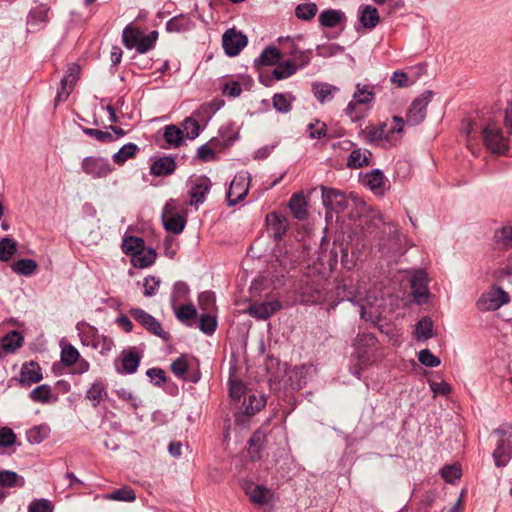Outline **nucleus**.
I'll use <instances>...</instances> for the list:
<instances>
[{
	"label": "nucleus",
	"mask_w": 512,
	"mask_h": 512,
	"mask_svg": "<svg viewBox=\"0 0 512 512\" xmlns=\"http://www.w3.org/2000/svg\"><path fill=\"white\" fill-rule=\"evenodd\" d=\"M280 53H281V57L285 56V55L292 57L293 58L292 62H294L295 64L299 63L301 67L305 66L310 61V58H309L307 52L300 51L295 46L293 41L290 40L289 38H287L286 40L283 41Z\"/></svg>",
	"instance_id": "nucleus-24"
},
{
	"label": "nucleus",
	"mask_w": 512,
	"mask_h": 512,
	"mask_svg": "<svg viewBox=\"0 0 512 512\" xmlns=\"http://www.w3.org/2000/svg\"><path fill=\"white\" fill-rule=\"evenodd\" d=\"M195 27V23L187 14H180L172 17L166 23V30L170 33H183Z\"/></svg>",
	"instance_id": "nucleus-25"
},
{
	"label": "nucleus",
	"mask_w": 512,
	"mask_h": 512,
	"mask_svg": "<svg viewBox=\"0 0 512 512\" xmlns=\"http://www.w3.org/2000/svg\"><path fill=\"white\" fill-rule=\"evenodd\" d=\"M266 224L270 235L276 241H280L287 231V219L277 212H272L266 216Z\"/></svg>",
	"instance_id": "nucleus-20"
},
{
	"label": "nucleus",
	"mask_w": 512,
	"mask_h": 512,
	"mask_svg": "<svg viewBox=\"0 0 512 512\" xmlns=\"http://www.w3.org/2000/svg\"><path fill=\"white\" fill-rule=\"evenodd\" d=\"M25 480L16 472L4 470L0 472V486L2 487H23Z\"/></svg>",
	"instance_id": "nucleus-48"
},
{
	"label": "nucleus",
	"mask_w": 512,
	"mask_h": 512,
	"mask_svg": "<svg viewBox=\"0 0 512 512\" xmlns=\"http://www.w3.org/2000/svg\"><path fill=\"white\" fill-rule=\"evenodd\" d=\"M510 301L509 294L501 287L493 285L487 291L482 293L476 305L482 312L496 311Z\"/></svg>",
	"instance_id": "nucleus-3"
},
{
	"label": "nucleus",
	"mask_w": 512,
	"mask_h": 512,
	"mask_svg": "<svg viewBox=\"0 0 512 512\" xmlns=\"http://www.w3.org/2000/svg\"><path fill=\"white\" fill-rule=\"evenodd\" d=\"M339 91V88L337 86L323 83V82H316L312 85V92L315 96V98L321 103L325 104L334 98L335 94Z\"/></svg>",
	"instance_id": "nucleus-31"
},
{
	"label": "nucleus",
	"mask_w": 512,
	"mask_h": 512,
	"mask_svg": "<svg viewBox=\"0 0 512 512\" xmlns=\"http://www.w3.org/2000/svg\"><path fill=\"white\" fill-rule=\"evenodd\" d=\"M392 120L393 125L382 123V127H384L383 148H389L396 145L400 139V134L403 131L404 119L399 116H394Z\"/></svg>",
	"instance_id": "nucleus-18"
},
{
	"label": "nucleus",
	"mask_w": 512,
	"mask_h": 512,
	"mask_svg": "<svg viewBox=\"0 0 512 512\" xmlns=\"http://www.w3.org/2000/svg\"><path fill=\"white\" fill-rule=\"evenodd\" d=\"M377 338L372 333H359L353 343L350 372L360 379L364 368L375 361Z\"/></svg>",
	"instance_id": "nucleus-1"
},
{
	"label": "nucleus",
	"mask_w": 512,
	"mask_h": 512,
	"mask_svg": "<svg viewBox=\"0 0 512 512\" xmlns=\"http://www.w3.org/2000/svg\"><path fill=\"white\" fill-rule=\"evenodd\" d=\"M163 136L170 146L177 147L183 141V131L173 124L165 126Z\"/></svg>",
	"instance_id": "nucleus-51"
},
{
	"label": "nucleus",
	"mask_w": 512,
	"mask_h": 512,
	"mask_svg": "<svg viewBox=\"0 0 512 512\" xmlns=\"http://www.w3.org/2000/svg\"><path fill=\"white\" fill-rule=\"evenodd\" d=\"M322 202L330 212L341 213L348 206L346 195L337 189L322 186Z\"/></svg>",
	"instance_id": "nucleus-14"
},
{
	"label": "nucleus",
	"mask_w": 512,
	"mask_h": 512,
	"mask_svg": "<svg viewBox=\"0 0 512 512\" xmlns=\"http://www.w3.org/2000/svg\"><path fill=\"white\" fill-rule=\"evenodd\" d=\"M494 243L499 249L506 250L512 247V226L506 225L496 229L493 236Z\"/></svg>",
	"instance_id": "nucleus-38"
},
{
	"label": "nucleus",
	"mask_w": 512,
	"mask_h": 512,
	"mask_svg": "<svg viewBox=\"0 0 512 512\" xmlns=\"http://www.w3.org/2000/svg\"><path fill=\"white\" fill-rule=\"evenodd\" d=\"M355 102L362 105L371 104L375 99V93L373 91V87L369 85H362L357 83L355 86V92L353 93V98Z\"/></svg>",
	"instance_id": "nucleus-42"
},
{
	"label": "nucleus",
	"mask_w": 512,
	"mask_h": 512,
	"mask_svg": "<svg viewBox=\"0 0 512 512\" xmlns=\"http://www.w3.org/2000/svg\"><path fill=\"white\" fill-rule=\"evenodd\" d=\"M282 308V304L275 296L267 297L263 301L254 302L249 305L248 313L256 319L266 320Z\"/></svg>",
	"instance_id": "nucleus-11"
},
{
	"label": "nucleus",
	"mask_w": 512,
	"mask_h": 512,
	"mask_svg": "<svg viewBox=\"0 0 512 512\" xmlns=\"http://www.w3.org/2000/svg\"><path fill=\"white\" fill-rule=\"evenodd\" d=\"M361 105L362 104H358L352 99L344 109L345 115L348 116L352 122H357L365 117L366 113L365 110L360 107Z\"/></svg>",
	"instance_id": "nucleus-63"
},
{
	"label": "nucleus",
	"mask_w": 512,
	"mask_h": 512,
	"mask_svg": "<svg viewBox=\"0 0 512 512\" xmlns=\"http://www.w3.org/2000/svg\"><path fill=\"white\" fill-rule=\"evenodd\" d=\"M247 44V36L235 28L226 30L222 36V46L229 57L237 56Z\"/></svg>",
	"instance_id": "nucleus-10"
},
{
	"label": "nucleus",
	"mask_w": 512,
	"mask_h": 512,
	"mask_svg": "<svg viewBox=\"0 0 512 512\" xmlns=\"http://www.w3.org/2000/svg\"><path fill=\"white\" fill-rule=\"evenodd\" d=\"M138 150V146L134 143L125 144L113 154L112 160L118 165H123L128 159L134 157Z\"/></svg>",
	"instance_id": "nucleus-46"
},
{
	"label": "nucleus",
	"mask_w": 512,
	"mask_h": 512,
	"mask_svg": "<svg viewBox=\"0 0 512 512\" xmlns=\"http://www.w3.org/2000/svg\"><path fill=\"white\" fill-rule=\"evenodd\" d=\"M141 356L137 353L134 347L129 348L128 350H124L122 352V365L121 368H118L117 371L122 375H131L134 374L140 364Z\"/></svg>",
	"instance_id": "nucleus-21"
},
{
	"label": "nucleus",
	"mask_w": 512,
	"mask_h": 512,
	"mask_svg": "<svg viewBox=\"0 0 512 512\" xmlns=\"http://www.w3.org/2000/svg\"><path fill=\"white\" fill-rule=\"evenodd\" d=\"M418 340L426 341L433 336V322L430 318H422L418 321L415 331Z\"/></svg>",
	"instance_id": "nucleus-52"
},
{
	"label": "nucleus",
	"mask_w": 512,
	"mask_h": 512,
	"mask_svg": "<svg viewBox=\"0 0 512 512\" xmlns=\"http://www.w3.org/2000/svg\"><path fill=\"white\" fill-rule=\"evenodd\" d=\"M294 100L291 93H276L272 97V105L277 112L286 114L292 110Z\"/></svg>",
	"instance_id": "nucleus-39"
},
{
	"label": "nucleus",
	"mask_w": 512,
	"mask_h": 512,
	"mask_svg": "<svg viewBox=\"0 0 512 512\" xmlns=\"http://www.w3.org/2000/svg\"><path fill=\"white\" fill-rule=\"evenodd\" d=\"M107 396L105 384L101 380L95 381L91 387L86 391V399H88L92 406L96 408L100 402Z\"/></svg>",
	"instance_id": "nucleus-37"
},
{
	"label": "nucleus",
	"mask_w": 512,
	"mask_h": 512,
	"mask_svg": "<svg viewBox=\"0 0 512 512\" xmlns=\"http://www.w3.org/2000/svg\"><path fill=\"white\" fill-rule=\"evenodd\" d=\"M41 368L35 362L23 365L20 373V382L23 385L30 386L42 380Z\"/></svg>",
	"instance_id": "nucleus-32"
},
{
	"label": "nucleus",
	"mask_w": 512,
	"mask_h": 512,
	"mask_svg": "<svg viewBox=\"0 0 512 512\" xmlns=\"http://www.w3.org/2000/svg\"><path fill=\"white\" fill-rule=\"evenodd\" d=\"M130 316L150 334L159 337L163 341L170 340V334L166 332L161 323L151 314L141 308H131L129 310Z\"/></svg>",
	"instance_id": "nucleus-4"
},
{
	"label": "nucleus",
	"mask_w": 512,
	"mask_h": 512,
	"mask_svg": "<svg viewBox=\"0 0 512 512\" xmlns=\"http://www.w3.org/2000/svg\"><path fill=\"white\" fill-rule=\"evenodd\" d=\"M492 434L497 437L492 453L494 464L498 468L506 467L512 458V423H503Z\"/></svg>",
	"instance_id": "nucleus-2"
},
{
	"label": "nucleus",
	"mask_w": 512,
	"mask_h": 512,
	"mask_svg": "<svg viewBox=\"0 0 512 512\" xmlns=\"http://www.w3.org/2000/svg\"><path fill=\"white\" fill-rule=\"evenodd\" d=\"M383 129L382 124L379 126H368L361 130L359 135L366 143L382 147L384 137Z\"/></svg>",
	"instance_id": "nucleus-34"
},
{
	"label": "nucleus",
	"mask_w": 512,
	"mask_h": 512,
	"mask_svg": "<svg viewBox=\"0 0 512 512\" xmlns=\"http://www.w3.org/2000/svg\"><path fill=\"white\" fill-rule=\"evenodd\" d=\"M318 21L323 28H335L340 26L341 30H343L347 22V17L341 10L325 9L319 14Z\"/></svg>",
	"instance_id": "nucleus-19"
},
{
	"label": "nucleus",
	"mask_w": 512,
	"mask_h": 512,
	"mask_svg": "<svg viewBox=\"0 0 512 512\" xmlns=\"http://www.w3.org/2000/svg\"><path fill=\"white\" fill-rule=\"evenodd\" d=\"M311 367L308 366H299L295 367L290 375V379L293 382V385L297 389H301L303 385L307 382V375L310 372Z\"/></svg>",
	"instance_id": "nucleus-57"
},
{
	"label": "nucleus",
	"mask_w": 512,
	"mask_h": 512,
	"mask_svg": "<svg viewBox=\"0 0 512 512\" xmlns=\"http://www.w3.org/2000/svg\"><path fill=\"white\" fill-rule=\"evenodd\" d=\"M156 256L155 249L144 247L131 256V264L140 269L148 268L154 264Z\"/></svg>",
	"instance_id": "nucleus-30"
},
{
	"label": "nucleus",
	"mask_w": 512,
	"mask_h": 512,
	"mask_svg": "<svg viewBox=\"0 0 512 512\" xmlns=\"http://www.w3.org/2000/svg\"><path fill=\"white\" fill-rule=\"evenodd\" d=\"M142 31L132 25H127L122 32V42L127 49H134Z\"/></svg>",
	"instance_id": "nucleus-49"
},
{
	"label": "nucleus",
	"mask_w": 512,
	"mask_h": 512,
	"mask_svg": "<svg viewBox=\"0 0 512 512\" xmlns=\"http://www.w3.org/2000/svg\"><path fill=\"white\" fill-rule=\"evenodd\" d=\"M172 308L176 318L179 321L185 323L188 326L192 325L190 322L193 321L197 315V310L193 304H181L179 306L175 305V307Z\"/></svg>",
	"instance_id": "nucleus-44"
},
{
	"label": "nucleus",
	"mask_w": 512,
	"mask_h": 512,
	"mask_svg": "<svg viewBox=\"0 0 512 512\" xmlns=\"http://www.w3.org/2000/svg\"><path fill=\"white\" fill-rule=\"evenodd\" d=\"M265 405L266 399L263 395L249 392L244 396L239 407L240 412L235 416L236 424L244 425L251 416L259 412Z\"/></svg>",
	"instance_id": "nucleus-6"
},
{
	"label": "nucleus",
	"mask_w": 512,
	"mask_h": 512,
	"mask_svg": "<svg viewBox=\"0 0 512 512\" xmlns=\"http://www.w3.org/2000/svg\"><path fill=\"white\" fill-rule=\"evenodd\" d=\"M11 268L18 275L31 276L36 272L38 264L33 259H20L13 263Z\"/></svg>",
	"instance_id": "nucleus-47"
},
{
	"label": "nucleus",
	"mask_w": 512,
	"mask_h": 512,
	"mask_svg": "<svg viewBox=\"0 0 512 512\" xmlns=\"http://www.w3.org/2000/svg\"><path fill=\"white\" fill-rule=\"evenodd\" d=\"M54 505L52 502L45 498L33 499L28 504V512H53Z\"/></svg>",
	"instance_id": "nucleus-64"
},
{
	"label": "nucleus",
	"mask_w": 512,
	"mask_h": 512,
	"mask_svg": "<svg viewBox=\"0 0 512 512\" xmlns=\"http://www.w3.org/2000/svg\"><path fill=\"white\" fill-rule=\"evenodd\" d=\"M51 395V387L47 384L37 386L29 394L31 400L38 403H49L51 401Z\"/></svg>",
	"instance_id": "nucleus-55"
},
{
	"label": "nucleus",
	"mask_w": 512,
	"mask_h": 512,
	"mask_svg": "<svg viewBox=\"0 0 512 512\" xmlns=\"http://www.w3.org/2000/svg\"><path fill=\"white\" fill-rule=\"evenodd\" d=\"M176 169V162L171 156L159 157L151 162L150 174L162 177L172 174Z\"/></svg>",
	"instance_id": "nucleus-23"
},
{
	"label": "nucleus",
	"mask_w": 512,
	"mask_h": 512,
	"mask_svg": "<svg viewBox=\"0 0 512 512\" xmlns=\"http://www.w3.org/2000/svg\"><path fill=\"white\" fill-rule=\"evenodd\" d=\"M211 186V180L205 175L191 178L189 181V204L192 206H198L204 203Z\"/></svg>",
	"instance_id": "nucleus-13"
},
{
	"label": "nucleus",
	"mask_w": 512,
	"mask_h": 512,
	"mask_svg": "<svg viewBox=\"0 0 512 512\" xmlns=\"http://www.w3.org/2000/svg\"><path fill=\"white\" fill-rule=\"evenodd\" d=\"M432 98L433 92L428 90L413 100L406 113V122L409 125L416 126L425 119L426 109Z\"/></svg>",
	"instance_id": "nucleus-8"
},
{
	"label": "nucleus",
	"mask_w": 512,
	"mask_h": 512,
	"mask_svg": "<svg viewBox=\"0 0 512 512\" xmlns=\"http://www.w3.org/2000/svg\"><path fill=\"white\" fill-rule=\"evenodd\" d=\"M249 392L246 391V387L240 380H232L229 381V395L232 400L237 401L236 405L240 403L241 398H244Z\"/></svg>",
	"instance_id": "nucleus-61"
},
{
	"label": "nucleus",
	"mask_w": 512,
	"mask_h": 512,
	"mask_svg": "<svg viewBox=\"0 0 512 512\" xmlns=\"http://www.w3.org/2000/svg\"><path fill=\"white\" fill-rule=\"evenodd\" d=\"M363 183L375 195H383L386 189V178L380 169H374L366 173L363 177Z\"/></svg>",
	"instance_id": "nucleus-22"
},
{
	"label": "nucleus",
	"mask_w": 512,
	"mask_h": 512,
	"mask_svg": "<svg viewBox=\"0 0 512 512\" xmlns=\"http://www.w3.org/2000/svg\"><path fill=\"white\" fill-rule=\"evenodd\" d=\"M160 284L161 280L156 276L149 275L145 277L142 283L144 288L143 295L147 298L155 296L159 290Z\"/></svg>",
	"instance_id": "nucleus-62"
},
{
	"label": "nucleus",
	"mask_w": 512,
	"mask_h": 512,
	"mask_svg": "<svg viewBox=\"0 0 512 512\" xmlns=\"http://www.w3.org/2000/svg\"><path fill=\"white\" fill-rule=\"evenodd\" d=\"M280 58V51L274 46H269L262 51L259 57L255 59L254 63L255 65H275L279 62Z\"/></svg>",
	"instance_id": "nucleus-45"
},
{
	"label": "nucleus",
	"mask_w": 512,
	"mask_h": 512,
	"mask_svg": "<svg viewBox=\"0 0 512 512\" xmlns=\"http://www.w3.org/2000/svg\"><path fill=\"white\" fill-rule=\"evenodd\" d=\"M49 428L45 425L34 426L27 430L26 438L31 444H39L48 437Z\"/></svg>",
	"instance_id": "nucleus-54"
},
{
	"label": "nucleus",
	"mask_w": 512,
	"mask_h": 512,
	"mask_svg": "<svg viewBox=\"0 0 512 512\" xmlns=\"http://www.w3.org/2000/svg\"><path fill=\"white\" fill-rule=\"evenodd\" d=\"M77 330L84 345L98 349V340L102 339V335L99 334L97 328L87 323H78Z\"/></svg>",
	"instance_id": "nucleus-27"
},
{
	"label": "nucleus",
	"mask_w": 512,
	"mask_h": 512,
	"mask_svg": "<svg viewBox=\"0 0 512 512\" xmlns=\"http://www.w3.org/2000/svg\"><path fill=\"white\" fill-rule=\"evenodd\" d=\"M245 494L252 504L265 506L273 501L274 493L264 485L252 481H245L242 485Z\"/></svg>",
	"instance_id": "nucleus-12"
},
{
	"label": "nucleus",
	"mask_w": 512,
	"mask_h": 512,
	"mask_svg": "<svg viewBox=\"0 0 512 512\" xmlns=\"http://www.w3.org/2000/svg\"><path fill=\"white\" fill-rule=\"evenodd\" d=\"M267 442V436L262 430H257L253 433L249 440V452L254 457L256 453H259Z\"/></svg>",
	"instance_id": "nucleus-60"
},
{
	"label": "nucleus",
	"mask_w": 512,
	"mask_h": 512,
	"mask_svg": "<svg viewBox=\"0 0 512 512\" xmlns=\"http://www.w3.org/2000/svg\"><path fill=\"white\" fill-rule=\"evenodd\" d=\"M82 171L94 179L107 177L112 171L109 160L104 157L88 156L82 160Z\"/></svg>",
	"instance_id": "nucleus-9"
},
{
	"label": "nucleus",
	"mask_w": 512,
	"mask_h": 512,
	"mask_svg": "<svg viewBox=\"0 0 512 512\" xmlns=\"http://www.w3.org/2000/svg\"><path fill=\"white\" fill-rule=\"evenodd\" d=\"M217 328L216 317L210 312L203 313L199 318V329L206 335H212Z\"/></svg>",
	"instance_id": "nucleus-59"
},
{
	"label": "nucleus",
	"mask_w": 512,
	"mask_h": 512,
	"mask_svg": "<svg viewBox=\"0 0 512 512\" xmlns=\"http://www.w3.org/2000/svg\"><path fill=\"white\" fill-rule=\"evenodd\" d=\"M483 140L486 147L494 154H505L509 150L508 138L494 123L487 124L482 129Z\"/></svg>",
	"instance_id": "nucleus-5"
},
{
	"label": "nucleus",
	"mask_w": 512,
	"mask_h": 512,
	"mask_svg": "<svg viewBox=\"0 0 512 512\" xmlns=\"http://www.w3.org/2000/svg\"><path fill=\"white\" fill-rule=\"evenodd\" d=\"M289 208L293 216L298 220L307 217V202L303 193H295L289 200Z\"/></svg>",
	"instance_id": "nucleus-35"
},
{
	"label": "nucleus",
	"mask_w": 512,
	"mask_h": 512,
	"mask_svg": "<svg viewBox=\"0 0 512 512\" xmlns=\"http://www.w3.org/2000/svg\"><path fill=\"white\" fill-rule=\"evenodd\" d=\"M162 222L166 231L180 234L185 228L186 217L166 205L162 214Z\"/></svg>",
	"instance_id": "nucleus-16"
},
{
	"label": "nucleus",
	"mask_w": 512,
	"mask_h": 512,
	"mask_svg": "<svg viewBox=\"0 0 512 512\" xmlns=\"http://www.w3.org/2000/svg\"><path fill=\"white\" fill-rule=\"evenodd\" d=\"M200 116L201 114H196L195 111L181 123L180 129L183 131V135L185 134L186 138L193 140L200 135L202 128L197 120Z\"/></svg>",
	"instance_id": "nucleus-36"
},
{
	"label": "nucleus",
	"mask_w": 512,
	"mask_h": 512,
	"mask_svg": "<svg viewBox=\"0 0 512 512\" xmlns=\"http://www.w3.org/2000/svg\"><path fill=\"white\" fill-rule=\"evenodd\" d=\"M145 247V242L141 237L125 236L122 241V250L125 254L132 256L138 250Z\"/></svg>",
	"instance_id": "nucleus-50"
},
{
	"label": "nucleus",
	"mask_w": 512,
	"mask_h": 512,
	"mask_svg": "<svg viewBox=\"0 0 512 512\" xmlns=\"http://www.w3.org/2000/svg\"><path fill=\"white\" fill-rule=\"evenodd\" d=\"M411 287L413 290L412 293L414 301L419 305L426 303L429 296V291L425 283L424 273H419L413 277Z\"/></svg>",
	"instance_id": "nucleus-29"
},
{
	"label": "nucleus",
	"mask_w": 512,
	"mask_h": 512,
	"mask_svg": "<svg viewBox=\"0 0 512 512\" xmlns=\"http://www.w3.org/2000/svg\"><path fill=\"white\" fill-rule=\"evenodd\" d=\"M78 75L79 66L76 64L70 65L66 71V74L60 81V87L55 98L56 103L65 101L68 98L73 86L77 82Z\"/></svg>",
	"instance_id": "nucleus-15"
},
{
	"label": "nucleus",
	"mask_w": 512,
	"mask_h": 512,
	"mask_svg": "<svg viewBox=\"0 0 512 512\" xmlns=\"http://www.w3.org/2000/svg\"><path fill=\"white\" fill-rule=\"evenodd\" d=\"M372 153L368 149L355 147L347 158V166L352 169H358L368 165Z\"/></svg>",
	"instance_id": "nucleus-33"
},
{
	"label": "nucleus",
	"mask_w": 512,
	"mask_h": 512,
	"mask_svg": "<svg viewBox=\"0 0 512 512\" xmlns=\"http://www.w3.org/2000/svg\"><path fill=\"white\" fill-rule=\"evenodd\" d=\"M318 11V7L313 2L302 3L296 6L295 15L298 19L304 21L312 20Z\"/></svg>",
	"instance_id": "nucleus-53"
},
{
	"label": "nucleus",
	"mask_w": 512,
	"mask_h": 512,
	"mask_svg": "<svg viewBox=\"0 0 512 512\" xmlns=\"http://www.w3.org/2000/svg\"><path fill=\"white\" fill-rule=\"evenodd\" d=\"M251 176L247 171L237 173L230 183L227 191V203L229 206H234L243 200L250 186Z\"/></svg>",
	"instance_id": "nucleus-7"
},
{
	"label": "nucleus",
	"mask_w": 512,
	"mask_h": 512,
	"mask_svg": "<svg viewBox=\"0 0 512 512\" xmlns=\"http://www.w3.org/2000/svg\"><path fill=\"white\" fill-rule=\"evenodd\" d=\"M158 35H159L158 31H156V30L151 31L148 34H144L142 32L134 49L139 54H145V53L151 51L156 45V42L158 40Z\"/></svg>",
	"instance_id": "nucleus-41"
},
{
	"label": "nucleus",
	"mask_w": 512,
	"mask_h": 512,
	"mask_svg": "<svg viewBox=\"0 0 512 512\" xmlns=\"http://www.w3.org/2000/svg\"><path fill=\"white\" fill-rule=\"evenodd\" d=\"M219 136L222 141L223 147H229L234 144V142L239 137L238 127L234 122H229L225 125H222L219 128Z\"/></svg>",
	"instance_id": "nucleus-40"
},
{
	"label": "nucleus",
	"mask_w": 512,
	"mask_h": 512,
	"mask_svg": "<svg viewBox=\"0 0 512 512\" xmlns=\"http://www.w3.org/2000/svg\"><path fill=\"white\" fill-rule=\"evenodd\" d=\"M190 367L191 364L188 362L186 356L184 355H181L175 359L170 365L171 371L179 379L185 378V375L188 373Z\"/></svg>",
	"instance_id": "nucleus-58"
},
{
	"label": "nucleus",
	"mask_w": 512,
	"mask_h": 512,
	"mask_svg": "<svg viewBox=\"0 0 512 512\" xmlns=\"http://www.w3.org/2000/svg\"><path fill=\"white\" fill-rule=\"evenodd\" d=\"M296 71V64L291 60H286L276 64V67L272 70V77L274 80H283L294 75Z\"/></svg>",
	"instance_id": "nucleus-43"
},
{
	"label": "nucleus",
	"mask_w": 512,
	"mask_h": 512,
	"mask_svg": "<svg viewBox=\"0 0 512 512\" xmlns=\"http://www.w3.org/2000/svg\"><path fill=\"white\" fill-rule=\"evenodd\" d=\"M358 20L364 28L373 29L380 20L378 10L371 5H362L358 10Z\"/></svg>",
	"instance_id": "nucleus-28"
},
{
	"label": "nucleus",
	"mask_w": 512,
	"mask_h": 512,
	"mask_svg": "<svg viewBox=\"0 0 512 512\" xmlns=\"http://www.w3.org/2000/svg\"><path fill=\"white\" fill-rule=\"evenodd\" d=\"M190 293L189 286L182 281H178L173 285L172 293H171V305L175 307L177 302L185 300Z\"/></svg>",
	"instance_id": "nucleus-56"
},
{
	"label": "nucleus",
	"mask_w": 512,
	"mask_h": 512,
	"mask_svg": "<svg viewBox=\"0 0 512 512\" xmlns=\"http://www.w3.org/2000/svg\"><path fill=\"white\" fill-rule=\"evenodd\" d=\"M50 7L47 4H40L32 8L27 15V25L32 31L44 29L49 22Z\"/></svg>",
	"instance_id": "nucleus-17"
},
{
	"label": "nucleus",
	"mask_w": 512,
	"mask_h": 512,
	"mask_svg": "<svg viewBox=\"0 0 512 512\" xmlns=\"http://www.w3.org/2000/svg\"><path fill=\"white\" fill-rule=\"evenodd\" d=\"M23 344V336L18 331L7 333L1 340L0 357L14 353Z\"/></svg>",
	"instance_id": "nucleus-26"
}]
</instances>
